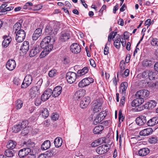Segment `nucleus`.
<instances>
[{
    "mask_svg": "<svg viewBox=\"0 0 158 158\" xmlns=\"http://www.w3.org/2000/svg\"><path fill=\"white\" fill-rule=\"evenodd\" d=\"M51 40L50 36L45 37L42 40L40 44V47L44 49L46 51L50 52L53 48V45L49 44Z\"/></svg>",
    "mask_w": 158,
    "mask_h": 158,
    "instance_id": "nucleus-1",
    "label": "nucleus"
},
{
    "mask_svg": "<svg viewBox=\"0 0 158 158\" xmlns=\"http://www.w3.org/2000/svg\"><path fill=\"white\" fill-rule=\"evenodd\" d=\"M18 29H16L15 33H16V40L17 42L19 43L23 41L25 39L26 36V32L23 29H20L18 31Z\"/></svg>",
    "mask_w": 158,
    "mask_h": 158,
    "instance_id": "nucleus-2",
    "label": "nucleus"
},
{
    "mask_svg": "<svg viewBox=\"0 0 158 158\" xmlns=\"http://www.w3.org/2000/svg\"><path fill=\"white\" fill-rule=\"evenodd\" d=\"M77 77V74L74 72H69L66 74V78L68 83L71 84L75 81Z\"/></svg>",
    "mask_w": 158,
    "mask_h": 158,
    "instance_id": "nucleus-3",
    "label": "nucleus"
},
{
    "mask_svg": "<svg viewBox=\"0 0 158 158\" xmlns=\"http://www.w3.org/2000/svg\"><path fill=\"white\" fill-rule=\"evenodd\" d=\"M33 78L30 74L27 75L24 78L21 85V88H25L29 86L32 83Z\"/></svg>",
    "mask_w": 158,
    "mask_h": 158,
    "instance_id": "nucleus-4",
    "label": "nucleus"
},
{
    "mask_svg": "<svg viewBox=\"0 0 158 158\" xmlns=\"http://www.w3.org/2000/svg\"><path fill=\"white\" fill-rule=\"evenodd\" d=\"M94 82V79L91 77H87L82 79L78 83V85L80 87L83 88L89 85Z\"/></svg>",
    "mask_w": 158,
    "mask_h": 158,
    "instance_id": "nucleus-5",
    "label": "nucleus"
},
{
    "mask_svg": "<svg viewBox=\"0 0 158 158\" xmlns=\"http://www.w3.org/2000/svg\"><path fill=\"white\" fill-rule=\"evenodd\" d=\"M107 115V113L105 111L101 112L97 116L93 121V123L94 125H97L98 123H100L104 118Z\"/></svg>",
    "mask_w": 158,
    "mask_h": 158,
    "instance_id": "nucleus-6",
    "label": "nucleus"
},
{
    "mask_svg": "<svg viewBox=\"0 0 158 158\" xmlns=\"http://www.w3.org/2000/svg\"><path fill=\"white\" fill-rule=\"evenodd\" d=\"M149 92L147 89L141 90L138 91L135 94L136 97H139L144 99L149 95Z\"/></svg>",
    "mask_w": 158,
    "mask_h": 158,
    "instance_id": "nucleus-7",
    "label": "nucleus"
},
{
    "mask_svg": "<svg viewBox=\"0 0 158 158\" xmlns=\"http://www.w3.org/2000/svg\"><path fill=\"white\" fill-rule=\"evenodd\" d=\"M40 89L39 86H35L32 87L30 89L29 95L32 98L35 97L36 96L39 95L40 93Z\"/></svg>",
    "mask_w": 158,
    "mask_h": 158,
    "instance_id": "nucleus-8",
    "label": "nucleus"
},
{
    "mask_svg": "<svg viewBox=\"0 0 158 158\" xmlns=\"http://www.w3.org/2000/svg\"><path fill=\"white\" fill-rule=\"evenodd\" d=\"M71 33V32L68 29L62 31L60 34V40L62 42H65L67 40L69 39Z\"/></svg>",
    "mask_w": 158,
    "mask_h": 158,
    "instance_id": "nucleus-9",
    "label": "nucleus"
},
{
    "mask_svg": "<svg viewBox=\"0 0 158 158\" xmlns=\"http://www.w3.org/2000/svg\"><path fill=\"white\" fill-rule=\"evenodd\" d=\"M103 103L102 98H98L95 101V105L94 106L93 111L94 113H96L100 111L101 109Z\"/></svg>",
    "mask_w": 158,
    "mask_h": 158,
    "instance_id": "nucleus-10",
    "label": "nucleus"
},
{
    "mask_svg": "<svg viewBox=\"0 0 158 158\" xmlns=\"http://www.w3.org/2000/svg\"><path fill=\"white\" fill-rule=\"evenodd\" d=\"M135 121L136 124L140 126H145L147 125L146 117L142 115L137 118Z\"/></svg>",
    "mask_w": 158,
    "mask_h": 158,
    "instance_id": "nucleus-11",
    "label": "nucleus"
},
{
    "mask_svg": "<svg viewBox=\"0 0 158 158\" xmlns=\"http://www.w3.org/2000/svg\"><path fill=\"white\" fill-rule=\"evenodd\" d=\"M71 51L74 53L78 54L81 51V46L77 43L73 44L70 47Z\"/></svg>",
    "mask_w": 158,
    "mask_h": 158,
    "instance_id": "nucleus-12",
    "label": "nucleus"
},
{
    "mask_svg": "<svg viewBox=\"0 0 158 158\" xmlns=\"http://www.w3.org/2000/svg\"><path fill=\"white\" fill-rule=\"evenodd\" d=\"M90 102V99L89 97H87L83 98L80 103V107L82 109L85 108L89 105Z\"/></svg>",
    "mask_w": 158,
    "mask_h": 158,
    "instance_id": "nucleus-13",
    "label": "nucleus"
},
{
    "mask_svg": "<svg viewBox=\"0 0 158 158\" xmlns=\"http://www.w3.org/2000/svg\"><path fill=\"white\" fill-rule=\"evenodd\" d=\"M31 151L30 148H26L20 150L19 151L18 155L20 158H24Z\"/></svg>",
    "mask_w": 158,
    "mask_h": 158,
    "instance_id": "nucleus-14",
    "label": "nucleus"
},
{
    "mask_svg": "<svg viewBox=\"0 0 158 158\" xmlns=\"http://www.w3.org/2000/svg\"><path fill=\"white\" fill-rule=\"evenodd\" d=\"M108 146L103 145L98 147L96 149L97 153L99 154H102L106 153L109 150V148H107Z\"/></svg>",
    "mask_w": 158,
    "mask_h": 158,
    "instance_id": "nucleus-15",
    "label": "nucleus"
},
{
    "mask_svg": "<svg viewBox=\"0 0 158 158\" xmlns=\"http://www.w3.org/2000/svg\"><path fill=\"white\" fill-rule=\"evenodd\" d=\"M40 48L39 45H36L33 47L30 50L29 56L30 57H33L39 53L40 51Z\"/></svg>",
    "mask_w": 158,
    "mask_h": 158,
    "instance_id": "nucleus-16",
    "label": "nucleus"
},
{
    "mask_svg": "<svg viewBox=\"0 0 158 158\" xmlns=\"http://www.w3.org/2000/svg\"><path fill=\"white\" fill-rule=\"evenodd\" d=\"M16 63L15 60L12 59H9L6 64V68L10 71L13 70L16 67Z\"/></svg>",
    "mask_w": 158,
    "mask_h": 158,
    "instance_id": "nucleus-17",
    "label": "nucleus"
},
{
    "mask_svg": "<svg viewBox=\"0 0 158 158\" xmlns=\"http://www.w3.org/2000/svg\"><path fill=\"white\" fill-rule=\"evenodd\" d=\"M85 90L81 89L77 91L74 94V98L78 100L80 98L83 97L85 94Z\"/></svg>",
    "mask_w": 158,
    "mask_h": 158,
    "instance_id": "nucleus-18",
    "label": "nucleus"
},
{
    "mask_svg": "<svg viewBox=\"0 0 158 158\" xmlns=\"http://www.w3.org/2000/svg\"><path fill=\"white\" fill-rule=\"evenodd\" d=\"M62 87L60 86L56 87L52 92V96L54 97H58L61 93Z\"/></svg>",
    "mask_w": 158,
    "mask_h": 158,
    "instance_id": "nucleus-19",
    "label": "nucleus"
},
{
    "mask_svg": "<svg viewBox=\"0 0 158 158\" xmlns=\"http://www.w3.org/2000/svg\"><path fill=\"white\" fill-rule=\"evenodd\" d=\"M153 131V130L152 128H148L140 131L139 134L141 136H148L152 134Z\"/></svg>",
    "mask_w": 158,
    "mask_h": 158,
    "instance_id": "nucleus-20",
    "label": "nucleus"
},
{
    "mask_svg": "<svg viewBox=\"0 0 158 158\" xmlns=\"http://www.w3.org/2000/svg\"><path fill=\"white\" fill-rule=\"evenodd\" d=\"M42 29L41 28H38L34 31L32 36V39L33 40H36L41 35Z\"/></svg>",
    "mask_w": 158,
    "mask_h": 158,
    "instance_id": "nucleus-21",
    "label": "nucleus"
},
{
    "mask_svg": "<svg viewBox=\"0 0 158 158\" xmlns=\"http://www.w3.org/2000/svg\"><path fill=\"white\" fill-rule=\"evenodd\" d=\"M136 98L134 100L131 102V106L135 107L140 104H142L144 102V99L139 97Z\"/></svg>",
    "mask_w": 158,
    "mask_h": 158,
    "instance_id": "nucleus-22",
    "label": "nucleus"
},
{
    "mask_svg": "<svg viewBox=\"0 0 158 158\" xmlns=\"http://www.w3.org/2000/svg\"><path fill=\"white\" fill-rule=\"evenodd\" d=\"M154 59L151 58L150 60H145L143 62V65L144 66L152 67L155 63Z\"/></svg>",
    "mask_w": 158,
    "mask_h": 158,
    "instance_id": "nucleus-23",
    "label": "nucleus"
},
{
    "mask_svg": "<svg viewBox=\"0 0 158 158\" xmlns=\"http://www.w3.org/2000/svg\"><path fill=\"white\" fill-rule=\"evenodd\" d=\"M24 122H22L21 124H19L18 125H15L13 128V132L15 133H17L21 131L23 128L26 127V124L24 125Z\"/></svg>",
    "mask_w": 158,
    "mask_h": 158,
    "instance_id": "nucleus-24",
    "label": "nucleus"
},
{
    "mask_svg": "<svg viewBox=\"0 0 158 158\" xmlns=\"http://www.w3.org/2000/svg\"><path fill=\"white\" fill-rule=\"evenodd\" d=\"M3 38L4 39V40L2 42V46L4 48H6L8 46L11 41V38L10 37L4 35L3 37Z\"/></svg>",
    "mask_w": 158,
    "mask_h": 158,
    "instance_id": "nucleus-25",
    "label": "nucleus"
},
{
    "mask_svg": "<svg viewBox=\"0 0 158 158\" xmlns=\"http://www.w3.org/2000/svg\"><path fill=\"white\" fill-rule=\"evenodd\" d=\"M127 86L128 83L127 82H123L121 84L119 90V92L121 94H123V95H126V91Z\"/></svg>",
    "mask_w": 158,
    "mask_h": 158,
    "instance_id": "nucleus-26",
    "label": "nucleus"
},
{
    "mask_svg": "<svg viewBox=\"0 0 158 158\" xmlns=\"http://www.w3.org/2000/svg\"><path fill=\"white\" fill-rule=\"evenodd\" d=\"M158 123V117H153L147 122V125L149 127L154 126Z\"/></svg>",
    "mask_w": 158,
    "mask_h": 158,
    "instance_id": "nucleus-27",
    "label": "nucleus"
},
{
    "mask_svg": "<svg viewBox=\"0 0 158 158\" xmlns=\"http://www.w3.org/2000/svg\"><path fill=\"white\" fill-rule=\"evenodd\" d=\"M45 34L47 35H52L53 34L54 35L56 34L57 32L55 31L54 32L53 31V29L50 25H47L45 29Z\"/></svg>",
    "mask_w": 158,
    "mask_h": 158,
    "instance_id": "nucleus-28",
    "label": "nucleus"
},
{
    "mask_svg": "<svg viewBox=\"0 0 158 158\" xmlns=\"http://www.w3.org/2000/svg\"><path fill=\"white\" fill-rule=\"evenodd\" d=\"M150 152L148 148H143L140 149L138 152L139 155L141 156H144L148 155Z\"/></svg>",
    "mask_w": 158,
    "mask_h": 158,
    "instance_id": "nucleus-29",
    "label": "nucleus"
},
{
    "mask_svg": "<svg viewBox=\"0 0 158 158\" xmlns=\"http://www.w3.org/2000/svg\"><path fill=\"white\" fill-rule=\"evenodd\" d=\"M29 48V42L27 41H25L23 43L20 49L23 52H26L28 50Z\"/></svg>",
    "mask_w": 158,
    "mask_h": 158,
    "instance_id": "nucleus-30",
    "label": "nucleus"
},
{
    "mask_svg": "<svg viewBox=\"0 0 158 158\" xmlns=\"http://www.w3.org/2000/svg\"><path fill=\"white\" fill-rule=\"evenodd\" d=\"M51 146L50 141L46 140L41 145V149L42 150H46L49 149Z\"/></svg>",
    "mask_w": 158,
    "mask_h": 158,
    "instance_id": "nucleus-31",
    "label": "nucleus"
},
{
    "mask_svg": "<svg viewBox=\"0 0 158 158\" xmlns=\"http://www.w3.org/2000/svg\"><path fill=\"white\" fill-rule=\"evenodd\" d=\"M89 71L88 67H85L82 69L78 70L77 72V77H81L87 73Z\"/></svg>",
    "mask_w": 158,
    "mask_h": 158,
    "instance_id": "nucleus-32",
    "label": "nucleus"
},
{
    "mask_svg": "<svg viewBox=\"0 0 158 158\" xmlns=\"http://www.w3.org/2000/svg\"><path fill=\"white\" fill-rule=\"evenodd\" d=\"M105 141L106 138L105 137H102L98 139H97V140H96V143H98V144H96V145H95V142H94L92 143L91 145L92 147H95L96 146H97L98 145L101 144L103 143H105Z\"/></svg>",
    "mask_w": 158,
    "mask_h": 158,
    "instance_id": "nucleus-33",
    "label": "nucleus"
},
{
    "mask_svg": "<svg viewBox=\"0 0 158 158\" xmlns=\"http://www.w3.org/2000/svg\"><path fill=\"white\" fill-rule=\"evenodd\" d=\"M104 127L102 125L96 126L93 130V132L94 134H100L102 132Z\"/></svg>",
    "mask_w": 158,
    "mask_h": 158,
    "instance_id": "nucleus-34",
    "label": "nucleus"
},
{
    "mask_svg": "<svg viewBox=\"0 0 158 158\" xmlns=\"http://www.w3.org/2000/svg\"><path fill=\"white\" fill-rule=\"evenodd\" d=\"M16 145V142L13 140H10L8 142L6 145V147L8 149H12L15 148Z\"/></svg>",
    "mask_w": 158,
    "mask_h": 158,
    "instance_id": "nucleus-35",
    "label": "nucleus"
},
{
    "mask_svg": "<svg viewBox=\"0 0 158 158\" xmlns=\"http://www.w3.org/2000/svg\"><path fill=\"white\" fill-rule=\"evenodd\" d=\"M149 70H146L143 71L142 73L138 74L137 76L138 77H141L142 78L149 79Z\"/></svg>",
    "mask_w": 158,
    "mask_h": 158,
    "instance_id": "nucleus-36",
    "label": "nucleus"
},
{
    "mask_svg": "<svg viewBox=\"0 0 158 158\" xmlns=\"http://www.w3.org/2000/svg\"><path fill=\"white\" fill-rule=\"evenodd\" d=\"M54 143L56 147L59 148L62 145V139L60 137H56L55 139Z\"/></svg>",
    "mask_w": 158,
    "mask_h": 158,
    "instance_id": "nucleus-37",
    "label": "nucleus"
},
{
    "mask_svg": "<svg viewBox=\"0 0 158 158\" xmlns=\"http://www.w3.org/2000/svg\"><path fill=\"white\" fill-rule=\"evenodd\" d=\"M158 77L156 71H150L149 73V79L151 80H155Z\"/></svg>",
    "mask_w": 158,
    "mask_h": 158,
    "instance_id": "nucleus-38",
    "label": "nucleus"
},
{
    "mask_svg": "<svg viewBox=\"0 0 158 158\" xmlns=\"http://www.w3.org/2000/svg\"><path fill=\"white\" fill-rule=\"evenodd\" d=\"M119 73L120 75H121L122 77H124V75L125 77H126L128 76L129 75V70L128 69H126L125 70L124 73H123V71H120L119 73L118 72L117 74V77L118 80Z\"/></svg>",
    "mask_w": 158,
    "mask_h": 158,
    "instance_id": "nucleus-39",
    "label": "nucleus"
},
{
    "mask_svg": "<svg viewBox=\"0 0 158 158\" xmlns=\"http://www.w3.org/2000/svg\"><path fill=\"white\" fill-rule=\"evenodd\" d=\"M10 149H6L5 152V155L8 157H13L14 154L13 151L10 150Z\"/></svg>",
    "mask_w": 158,
    "mask_h": 158,
    "instance_id": "nucleus-40",
    "label": "nucleus"
},
{
    "mask_svg": "<svg viewBox=\"0 0 158 158\" xmlns=\"http://www.w3.org/2000/svg\"><path fill=\"white\" fill-rule=\"evenodd\" d=\"M118 39L115 40L114 43V45L116 48L118 49L120 47V42H121V39L118 38Z\"/></svg>",
    "mask_w": 158,
    "mask_h": 158,
    "instance_id": "nucleus-41",
    "label": "nucleus"
},
{
    "mask_svg": "<svg viewBox=\"0 0 158 158\" xmlns=\"http://www.w3.org/2000/svg\"><path fill=\"white\" fill-rule=\"evenodd\" d=\"M148 141L151 143H155L158 141L157 137L156 136H151L149 138Z\"/></svg>",
    "mask_w": 158,
    "mask_h": 158,
    "instance_id": "nucleus-42",
    "label": "nucleus"
},
{
    "mask_svg": "<svg viewBox=\"0 0 158 158\" xmlns=\"http://www.w3.org/2000/svg\"><path fill=\"white\" fill-rule=\"evenodd\" d=\"M41 111L42 115L45 118H47L48 116L49 113L47 109H44Z\"/></svg>",
    "mask_w": 158,
    "mask_h": 158,
    "instance_id": "nucleus-43",
    "label": "nucleus"
},
{
    "mask_svg": "<svg viewBox=\"0 0 158 158\" xmlns=\"http://www.w3.org/2000/svg\"><path fill=\"white\" fill-rule=\"evenodd\" d=\"M23 102L21 100H18L16 101V108L17 110L20 109L22 106Z\"/></svg>",
    "mask_w": 158,
    "mask_h": 158,
    "instance_id": "nucleus-44",
    "label": "nucleus"
},
{
    "mask_svg": "<svg viewBox=\"0 0 158 158\" xmlns=\"http://www.w3.org/2000/svg\"><path fill=\"white\" fill-rule=\"evenodd\" d=\"M150 109H152L156 106V102L154 100H151L148 102Z\"/></svg>",
    "mask_w": 158,
    "mask_h": 158,
    "instance_id": "nucleus-45",
    "label": "nucleus"
},
{
    "mask_svg": "<svg viewBox=\"0 0 158 158\" xmlns=\"http://www.w3.org/2000/svg\"><path fill=\"white\" fill-rule=\"evenodd\" d=\"M144 109V107L143 105H142V104H140L139 105H139L136 107H135V108L134 109L135 111L138 112Z\"/></svg>",
    "mask_w": 158,
    "mask_h": 158,
    "instance_id": "nucleus-46",
    "label": "nucleus"
},
{
    "mask_svg": "<svg viewBox=\"0 0 158 158\" xmlns=\"http://www.w3.org/2000/svg\"><path fill=\"white\" fill-rule=\"evenodd\" d=\"M33 6V3L31 2H28L25 3V5L23 7V10H27L29 9V6Z\"/></svg>",
    "mask_w": 158,
    "mask_h": 158,
    "instance_id": "nucleus-47",
    "label": "nucleus"
},
{
    "mask_svg": "<svg viewBox=\"0 0 158 158\" xmlns=\"http://www.w3.org/2000/svg\"><path fill=\"white\" fill-rule=\"evenodd\" d=\"M50 52H48V51H46L44 49V51H42L40 55V58H43L46 56Z\"/></svg>",
    "mask_w": 158,
    "mask_h": 158,
    "instance_id": "nucleus-48",
    "label": "nucleus"
},
{
    "mask_svg": "<svg viewBox=\"0 0 158 158\" xmlns=\"http://www.w3.org/2000/svg\"><path fill=\"white\" fill-rule=\"evenodd\" d=\"M56 75V71L55 70H50L48 73L49 77H52Z\"/></svg>",
    "mask_w": 158,
    "mask_h": 158,
    "instance_id": "nucleus-49",
    "label": "nucleus"
},
{
    "mask_svg": "<svg viewBox=\"0 0 158 158\" xmlns=\"http://www.w3.org/2000/svg\"><path fill=\"white\" fill-rule=\"evenodd\" d=\"M120 68L121 69V71H123L125 69V63L124 60H122L120 63L119 64Z\"/></svg>",
    "mask_w": 158,
    "mask_h": 158,
    "instance_id": "nucleus-50",
    "label": "nucleus"
},
{
    "mask_svg": "<svg viewBox=\"0 0 158 158\" xmlns=\"http://www.w3.org/2000/svg\"><path fill=\"white\" fill-rule=\"evenodd\" d=\"M69 58L68 56H65L63 58V63L64 64H68L70 62Z\"/></svg>",
    "mask_w": 158,
    "mask_h": 158,
    "instance_id": "nucleus-51",
    "label": "nucleus"
},
{
    "mask_svg": "<svg viewBox=\"0 0 158 158\" xmlns=\"http://www.w3.org/2000/svg\"><path fill=\"white\" fill-rule=\"evenodd\" d=\"M49 98V96L43 93L41 96V100L43 101H45Z\"/></svg>",
    "mask_w": 158,
    "mask_h": 158,
    "instance_id": "nucleus-52",
    "label": "nucleus"
},
{
    "mask_svg": "<svg viewBox=\"0 0 158 158\" xmlns=\"http://www.w3.org/2000/svg\"><path fill=\"white\" fill-rule=\"evenodd\" d=\"M52 90L50 89H48L45 90L44 93L47 95L49 96V97L51 96V95H52Z\"/></svg>",
    "mask_w": 158,
    "mask_h": 158,
    "instance_id": "nucleus-53",
    "label": "nucleus"
},
{
    "mask_svg": "<svg viewBox=\"0 0 158 158\" xmlns=\"http://www.w3.org/2000/svg\"><path fill=\"white\" fill-rule=\"evenodd\" d=\"M108 44L107 42L105 45V46L104 50V53L105 55H107L109 53V48L107 46Z\"/></svg>",
    "mask_w": 158,
    "mask_h": 158,
    "instance_id": "nucleus-54",
    "label": "nucleus"
},
{
    "mask_svg": "<svg viewBox=\"0 0 158 158\" xmlns=\"http://www.w3.org/2000/svg\"><path fill=\"white\" fill-rule=\"evenodd\" d=\"M34 6V10H39L42 8L43 5L41 4H39L37 5H35Z\"/></svg>",
    "mask_w": 158,
    "mask_h": 158,
    "instance_id": "nucleus-55",
    "label": "nucleus"
},
{
    "mask_svg": "<svg viewBox=\"0 0 158 158\" xmlns=\"http://www.w3.org/2000/svg\"><path fill=\"white\" fill-rule=\"evenodd\" d=\"M154 23V20H146L145 23V25L147 26L148 27L150 25Z\"/></svg>",
    "mask_w": 158,
    "mask_h": 158,
    "instance_id": "nucleus-56",
    "label": "nucleus"
},
{
    "mask_svg": "<svg viewBox=\"0 0 158 158\" xmlns=\"http://www.w3.org/2000/svg\"><path fill=\"white\" fill-rule=\"evenodd\" d=\"M42 101L41 99H40V98H37L35 102V105L36 106H39L41 104Z\"/></svg>",
    "mask_w": 158,
    "mask_h": 158,
    "instance_id": "nucleus-57",
    "label": "nucleus"
},
{
    "mask_svg": "<svg viewBox=\"0 0 158 158\" xmlns=\"http://www.w3.org/2000/svg\"><path fill=\"white\" fill-rule=\"evenodd\" d=\"M23 128V129L22 130L21 134L22 136H25L28 134V131L26 129V127Z\"/></svg>",
    "mask_w": 158,
    "mask_h": 158,
    "instance_id": "nucleus-58",
    "label": "nucleus"
},
{
    "mask_svg": "<svg viewBox=\"0 0 158 158\" xmlns=\"http://www.w3.org/2000/svg\"><path fill=\"white\" fill-rule=\"evenodd\" d=\"M126 95H123V94H122V97L120 99V103L122 106H123L125 103V96Z\"/></svg>",
    "mask_w": 158,
    "mask_h": 158,
    "instance_id": "nucleus-59",
    "label": "nucleus"
},
{
    "mask_svg": "<svg viewBox=\"0 0 158 158\" xmlns=\"http://www.w3.org/2000/svg\"><path fill=\"white\" fill-rule=\"evenodd\" d=\"M43 124L45 127H48L50 125V121L47 119L43 122Z\"/></svg>",
    "mask_w": 158,
    "mask_h": 158,
    "instance_id": "nucleus-60",
    "label": "nucleus"
},
{
    "mask_svg": "<svg viewBox=\"0 0 158 158\" xmlns=\"http://www.w3.org/2000/svg\"><path fill=\"white\" fill-rule=\"evenodd\" d=\"M91 66L95 68L96 67V64H95L94 60L92 59H90L89 60Z\"/></svg>",
    "mask_w": 158,
    "mask_h": 158,
    "instance_id": "nucleus-61",
    "label": "nucleus"
},
{
    "mask_svg": "<svg viewBox=\"0 0 158 158\" xmlns=\"http://www.w3.org/2000/svg\"><path fill=\"white\" fill-rule=\"evenodd\" d=\"M43 81L42 79H40L36 83L37 86H35L36 87L39 86V88H40L41 86L42 83Z\"/></svg>",
    "mask_w": 158,
    "mask_h": 158,
    "instance_id": "nucleus-62",
    "label": "nucleus"
},
{
    "mask_svg": "<svg viewBox=\"0 0 158 158\" xmlns=\"http://www.w3.org/2000/svg\"><path fill=\"white\" fill-rule=\"evenodd\" d=\"M123 37L124 39L127 40L129 37V33L127 31H125L123 34Z\"/></svg>",
    "mask_w": 158,
    "mask_h": 158,
    "instance_id": "nucleus-63",
    "label": "nucleus"
},
{
    "mask_svg": "<svg viewBox=\"0 0 158 158\" xmlns=\"http://www.w3.org/2000/svg\"><path fill=\"white\" fill-rule=\"evenodd\" d=\"M59 118V115L58 114H54L53 115L52 118L53 120L56 121Z\"/></svg>",
    "mask_w": 158,
    "mask_h": 158,
    "instance_id": "nucleus-64",
    "label": "nucleus"
}]
</instances>
